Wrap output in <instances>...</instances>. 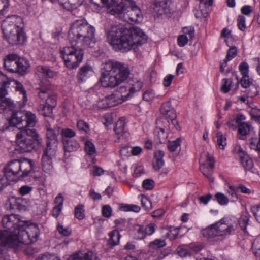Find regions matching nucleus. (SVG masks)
<instances>
[{"instance_id":"09e8293b","label":"nucleus","mask_w":260,"mask_h":260,"mask_svg":"<svg viewBox=\"0 0 260 260\" xmlns=\"http://www.w3.org/2000/svg\"><path fill=\"white\" fill-rule=\"evenodd\" d=\"M141 202L142 207L146 210H150L152 209L151 202L147 197L142 196Z\"/></svg>"},{"instance_id":"c756f323","label":"nucleus","mask_w":260,"mask_h":260,"mask_svg":"<svg viewBox=\"0 0 260 260\" xmlns=\"http://www.w3.org/2000/svg\"><path fill=\"white\" fill-rule=\"evenodd\" d=\"M37 71L41 76L45 77V79H46V78H52L55 76L56 74L54 71L46 66H39L37 67ZM43 80H44V79H42L41 81Z\"/></svg>"},{"instance_id":"2eb2a0df","label":"nucleus","mask_w":260,"mask_h":260,"mask_svg":"<svg viewBox=\"0 0 260 260\" xmlns=\"http://www.w3.org/2000/svg\"><path fill=\"white\" fill-rule=\"evenodd\" d=\"M215 225H217L218 236H221L224 238L229 237L234 233L236 230L235 226L224 218L217 222Z\"/></svg>"},{"instance_id":"39448f33","label":"nucleus","mask_w":260,"mask_h":260,"mask_svg":"<svg viewBox=\"0 0 260 260\" xmlns=\"http://www.w3.org/2000/svg\"><path fill=\"white\" fill-rule=\"evenodd\" d=\"M110 14L127 22L139 23L143 20L142 12L133 0H118Z\"/></svg>"},{"instance_id":"bf43d9fd","label":"nucleus","mask_w":260,"mask_h":260,"mask_svg":"<svg viewBox=\"0 0 260 260\" xmlns=\"http://www.w3.org/2000/svg\"><path fill=\"white\" fill-rule=\"evenodd\" d=\"M9 5V0H0V13H4L6 12Z\"/></svg>"},{"instance_id":"7ed1b4c3","label":"nucleus","mask_w":260,"mask_h":260,"mask_svg":"<svg viewBox=\"0 0 260 260\" xmlns=\"http://www.w3.org/2000/svg\"><path fill=\"white\" fill-rule=\"evenodd\" d=\"M107 42L116 51L136 50L147 42V35L139 27L128 29L122 24L113 25L106 29Z\"/></svg>"},{"instance_id":"ea45409f","label":"nucleus","mask_w":260,"mask_h":260,"mask_svg":"<svg viewBox=\"0 0 260 260\" xmlns=\"http://www.w3.org/2000/svg\"><path fill=\"white\" fill-rule=\"evenodd\" d=\"M120 209L123 211H134L138 212L140 210V207L133 204H123L120 207Z\"/></svg>"},{"instance_id":"a18cd8bd","label":"nucleus","mask_w":260,"mask_h":260,"mask_svg":"<svg viewBox=\"0 0 260 260\" xmlns=\"http://www.w3.org/2000/svg\"><path fill=\"white\" fill-rule=\"evenodd\" d=\"M35 260H60L55 254L45 253L39 255Z\"/></svg>"},{"instance_id":"a878e982","label":"nucleus","mask_w":260,"mask_h":260,"mask_svg":"<svg viewBox=\"0 0 260 260\" xmlns=\"http://www.w3.org/2000/svg\"><path fill=\"white\" fill-rule=\"evenodd\" d=\"M63 144L65 152L77 151L80 147L78 142L73 139H63Z\"/></svg>"},{"instance_id":"ddd939ff","label":"nucleus","mask_w":260,"mask_h":260,"mask_svg":"<svg viewBox=\"0 0 260 260\" xmlns=\"http://www.w3.org/2000/svg\"><path fill=\"white\" fill-rule=\"evenodd\" d=\"M50 149H45L42 156L41 166L44 172L51 174L53 171L52 159L55 156L57 150L51 152Z\"/></svg>"},{"instance_id":"a19ab883","label":"nucleus","mask_w":260,"mask_h":260,"mask_svg":"<svg viewBox=\"0 0 260 260\" xmlns=\"http://www.w3.org/2000/svg\"><path fill=\"white\" fill-rule=\"evenodd\" d=\"M259 139L252 138L250 142V147L256 151H260V128L259 130Z\"/></svg>"},{"instance_id":"aec40b11","label":"nucleus","mask_w":260,"mask_h":260,"mask_svg":"<svg viewBox=\"0 0 260 260\" xmlns=\"http://www.w3.org/2000/svg\"><path fill=\"white\" fill-rule=\"evenodd\" d=\"M126 122L123 118H120L115 123L114 131L118 139L121 137L125 138L128 133L125 130Z\"/></svg>"},{"instance_id":"4d7b16f0","label":"nucleus","mask_w":260,"mask_h":260,"mask_svg":"<svg viewBox=\"0 0 260 260\" xmlns=\"http://www.w3.org/2000/svg\"><path fill=\"white\" fill-rule=\"evenodd\" d=\"M223 82V85L221 87V91L223 93H227L228 92L230 89H231V85L232 84V81H229L227 79H223L222 80Z\"/></svg>"},{"instance_id":"f257e3e1","label":"nucleus","mask_w":260,"mask_h":260,"mask_svg":"<svg viewBox=\"0 0 260 260\" xmlns=\"http://www.w3.org/2000/svg\"><path fill=\"white\" fill-rule=\"evenodd\" d=\"M94 27L84 20L72 23L68 31L71 47H66L61 51L66 67L69 69L77 68L83 59L82 48L92 47L96 43Z\"/></svg>"},{"instance_id":"49530a36","label":"nucleus","mask_w":260,"mask_h":260,"mask_svg":"<svg viewBox=\"0 0 260 260\" xmlns=\"http://www.w3.org/2000/svg\"><path fill=\"white\" fill-rule=\"evenodd\" d=\"M180 143L181 139L180 138H177L173 141H169L168 144V149L171 152L175 151L178 147H180Z\"/></svg>"},{"instance_id":"20e7f679","label":"nucleus","mask_w":260,"mask_h":260,"mask_svg":"<svg viewBox=\"0 0 260 260\" xmlns=\"http://www.w3.org/2000/svg\"><path fill=\"white\" fill-rule=\"evenodd\" d=\"M129 74L128 68L123 64L110 60L102 64L100 81L102 86L113 88L125 81Z\"/></svg>"},{"instance_id":"bb28decb","label":"nucleus","mask_w":260,"mask_h":260,"mask_svg":"<svg viewBox=\"0 0 260 260\" xmlns=\"http://www.w3.org/2000/svg\"><path fill=\"white\" fill-rule=\"evenodd\" d=\"M164 152L161 150H157L154 153V159L153 162V166L155 170H159L164 165L163 157Z\"/></svg>"},{"instance_id":"79ce46f5","label":"nucleus","mask_w":260,"mask_h":260,"mask_svg":"<svg viewBox=\"0 0 260 260\" xmlns=\"http://www.w3.org/2000/svg\"><path fill=\"white\" fill-rule=\"evenodd\" d=\"M84 148L86 153L91 156L94 155L96 152L94 144L90 141L85 142Z\"/></svg>"},{"instance_id":"37998d69","label":"nucleus","mask_w":260,"mask_h":260,"mask_svg":"<svg viewBox=\"0 0 260 260\" xmlns=\"http://www.w3.org/2000/svg\"><path fill=\"white\" fill-rule=\"evenodd\" d=\"M106 98L109 107H114L120 103L118 100V97L114 94L106 96Z\"/></svg>"},{"instance_id":"e433bc0d","label":"nucleus","mask_w":260,"mask_h":260,"mask_svg":"<svg viewBox=\"0 0 260 260\" xmlns=\"http://www.w3.org/2000/svg\"><path fill=\"white\" fill-rule=\"evenodd\" d=\"M217 142L219 148L221 149H224L225 146L226 145V137L221 132H218L217 133Z\"/></svg>"},{"instance_id":"2f4dec72","label":"nucleus","mask_w":260,"mask_h":260,"mask_svg":"<svg viewBox=\"0 0 260 260\" xmlns=\"http://www.w3.org/2000/svg\"><path fill=\"white\" fill-rule=\"evenodd\" d=\"M202 235L207 238H213L218 236L217 234V225L215 223L208 226L202 231Z\"/></svg>"},{"instance_id":"3c124183","label":"nucleus","mask_w":260,"mask_h":260,"mask_svg":"<svg viewBox=\"0 0 260 260\" xmlns=\"http://www.w3.org/2000/svg\"><path fill=\"white\" fill-rule=\"evenodd\" d=\"M248 221L249 217L248 215H243L239 220V224L244 233L247 232L246 226L248 225Z\"/></svg>"},{"instance_id":"5fc2aeb1","label":"nucleus","mask_w":260,"mask_h":260,"mask_svg":"<svg viewBox=\"0 0 260 260\" xmlns=\"http://www.w3.org/2000/svg\"><path fill=\"white\" fill-rule=\"evenodd\" d=\"M239 69L242 76L248 75L249 66L246 62H241L239 66Z\"/></svg>"},{"instance_id":"13d9d810","label":"nucleus","mask_w":260,"mask_h":260,"mask_svg":"<svg viewBox=\"0 0 260 260\" xmlns=\"http://www.w3.org/2000/svg\"><path fill=\"white\" fill-rule=\"evenodd\" d=\"M178 44L180 47H183L188 41V37L186 35H180L178 37Z\"/></svg>"},{"instance_id":"9d476101","label":"nucleus","mask_w":260,"mask_h":260,"mask_svg":"<svg viewBox=\"0 0 260 260\" xmlns=\"http://www.w3.org/2000/svg\"><path fill=\"white\" fill-rule=\"evenodd\" d=\"M23 20L21 17L12 15L7 17L2 24V28L3 34L18 31L23 28Z\"/></svg>"},{"instance_id":"b1692460","label":"nucleus","mask_w":260,"mask_h":260,"mask_svg":"<svg viewBox=\"0 0 260 260\" xmlns=\"http://www.w3.org/2000/svg\"><path fill=\"white\" fill-rule=\"evenodd\" d=\"M23 129H30L36 124L37 120L36 115L31 112H27L24 116Z\"/></svg>"},{"instance_id":"473e14b6","label":"nucleus","mask_w":260,"mask_h":260,"mask_svg":"<svg viewBox=\"0 0 260 260\" xmlns=\"http://www.w3.org/2000/svg\"><path fill=\"white\" fill-rule=\"evenodd\" d=\"M156 127L159 129L167 130L169 128L170 121L168 118L161 117L156 121Z\"/></svg>"},{"instance_id":"1a4fd4ad","label":"nucleus","mask_w":260,"mask_h":260,"mask_svg":"<svg viewBox=\"0 0 260 260\" xmlns=\"http://www.w3.org/2000/svg\"><path fill=\"white\" fill-rule=\"evenodd\" d=\"M5 69L12 73L24 75L29 67L27 60L21 58L16 54H11L6 56L4 61Z\"/></svg>"},{"instance_id":"412c9836","label":"nucleus","mask_w":260,"mask_h":260,"mask_svg":"<svg viewBox=\"0 0 260 260\" xmlns=\"http://www.w3.org/2000/svg\"><path fill=\"white\" fill-rule=\"evenodd\" d=\"M160 111L163 117L168 118H176L175 110L172 107L170 101L163 103L160 107Z\"/></svg>"},{"instance_id":"4468645a","label":"nucleus","mask_w":260,"mask_h":260,"mask_svg":"<svg viewBox=\"0 0 260 260\" xmlns=\"http://www.w3.org/2000/svg\"><path fill=\"white\" fill-rule=\"evenodd\" d=\"M47 147L45 149H50L51 152L57 150L58 143V135L60 133L59 128H51L50 126H47L46 129Z\"/></svg>"},{"instance_id":"dca6fc26","label":"nucleus","mask_w":260,"mask_h":260,"mask_svg":"<svg viewBox=\"0 0 260 260\" xmlns=\"http://www.w3.org/2000/svg\"><path fill=\"white\" fill-rule=\"evenodd\" d=\"M18 31L4 35L5 39L12 45L22 44L26 40L25 32L23 28Z\"/></svg>"},{"instance_id":"a211bd4d","label":"nucleus","mask_w":260,"mask_h":260,"mask_svg":"<svg viewBox=\"0 0 260 260\" xmlns=\"http://www.w3.org/2000/svg\"><path fill=\"white\" fill-rule=\"evenodd\" d=\"M34 165V163L32 160L28 159H24L23 160H19V168H20L19 177L22 178L27 177L32 172Z\"/></svg>"},{"instance_id":"f3484780","label":"nucleus","mask_w":260,"mask_h":260,"mask_svg":"<svg viewBox=\"0 0 260 260\" xmlns=\"http://www.w3.org/2000/svg\"><path fill=\"white\" fill-rule=\"evenodd\" d=\"M154 12L158 15H170L171 13L170 2L168 0H154L152 5Z\"/></svg>"},{"instance_id":"4c0bfd02","label":"nucleus","mask_w":260,"mask_h":260,"mask_svg":"<svg viewBox=\"0 0 260 260\" xmlns=\"http://www.w3.org/2000/svg\"><path fill=\"white\" fill-rule=\"evenodd\" d=\"M77 127L79 131L85 134L88 133L90 131L89 124L82 120H79L78 121Z\"/></svg>"},{"instance_id":"338daca9","label":"nucleus","mask_w":260,"mask_h":260,"mask_svg":"<svg viewBox=\"0 0 260 260\" xmlns=\"http://www.w3.org/2000/svg\"><path fill=\"white\" fill-rule=\"evenodd\" d=\"M155 224L150 223L146 226H144V231H145L146 235H150L152 234L155 231Z\"/></svg>"},{"instance_id":"69168bd1","label":"nucleus","mask_w":260,"mask_h":260,"mask_svg":"<svg viewBox=\"0 0 260 260\" xmlns=\"http://www.w3.org/2000/svg\"><path fill=\"white\" fill-rule=\"evenodd\" d=\"M229 190H228V193L230 196H231V198H230V200L232 202H235L238 199V196L234 188L232 186H229Z\"/></svg>"},{"instance_id":"6e6552de","label":"nucleus","mask_w":260,"mask_h":260,"mask_svg":"<svg viewBox=\"0 0 260 260\" xmlns=\"http://www.w3.org/2000/svg\"><path fill=\"white\" fill-rule=\"evenodd\" d=\"M37 89L39 91V98L45 101V105L41 104L38 110L44 116H48L52 113V109L56 105V96L54 93L50 81L47 79L41 81Z\"/></svg>"},{"instance_id":"5701e85b","label":"nucleus","mask_w":260,"mask_h":260,"mask_svg":"<svg viewBox=\"0 0 260 260\" xmlns=\"http://www.w3.org/2000/svg\"><path fill=\"white\" fill-rule=\"evenodd\" d=\"M22 114L21 112L14 113L9 120L10 124L22 130L24 124V119H22Z\"/></svg>"},{"instance_id":"0eeeda50","label":"nucleus","mask_w":260,"mask_h":260,"mask_svg":"<svg viewBox=\"0 0 260 260\" xmlns=\"http://www.w3.org/2000/svg\"><path fill=\"white\" fill-rule=\"evenodd\" d=\"M15 141L17 149L21 153H25L38 147L42 143V139L35 129H26L17 134Z\"/></svg>"},{"instance_id":"f704fd0d","label":"nucleus","mask_w":260,"mask_h":260,"mask_svg":"<svg viewBox=\"0 0 260 260\" xmlns=\"http://www.w3.org/2000/svg\"><path fill=\"white\" fill-rule=\"evenodd\" d=\"M109 235L110 237L109 244H119L121 236L117 230H113Z\"/></svg>"},{"instance_id":"8fccbe9b","label":"nucleus","mask_w":260,"mask_h":260,"mask_svg":"<svg viewBox=\"0 0 260 260\" xmlns=\"http://www.w3.org/2000/svg\"><path fill=\"white\" fill-rule=\"evenodd\" d=\"M237 50L235 47H233L230 48L228 51L227 54L225 58V62H228L229 61L234 58L237 55Z\"/></svg>"},{"instance_id":"864d4df0","label":"nucleus","mask_w":260,"mask_h":260,"mask_svg":"<svg viewBox=\"0 0 260 260\" xmlns=\"http://www.w3.org/2000/svg\"><path fill=\"white\" fill-rule=\"evenodd\" d=\"M155 97V94L153 90L149 89L143 94V99L146 101H151Z\"/></svg>"},{"instance_id":"72a5a7b5","label":"nucleus","mask_w":260,"mask_h":260,"mask_svg":"<svg viewBox=\"0 0 260 260\" xmlns=\"http://www.w3.org/2000/svg\"><path fill=\"white\" fill-rule=\"evenodd\" d=\"M155 138L160 143H163L167 138V133L164 129H159L157 127L154 131Z\"/></svg>"},{"instance_id":"cd10ccee","label":"nucleus","mask_w":260,"mask_h":260,"mask_svg":"<svg viewBox=\"0 0 260 260\" xmlns=\"http://www.w3.org/2000/svg\"><path fill=\"white\" fill-rule=\"evenodd\" d=\"M91 1L95 5L106 7L110 14V9L114 8L118 3V0H91Z\"/></svg>"},{"instance_id":"9b49d317","label":"nucleus","mask_w":260,"mask_h":260,"mask_svg":"<svg viewBox=\"0 0 260 260\" xmlns=\"http://www.w3.org/2000/svg\"><path fill=\"white\" fill-rule=\"evenodd\" d=\"M19 160L14 159L8 163L4 168L5 175L9 182H16L20 177Z\"/></svg>"},{"instance_id":"052dcab7","label":"nucleus","mask_w":260,"mask_h":260,"mask_svg":"<svg viewBox=\"0 0 260 260\" xmlns=\"http://www.w3.org/2000/svg\"><path fill=\"white\" fill-rule=\"evenodd\" d=\"M85 260H100L96 255L92 251H89L83 255Z\"/></svg>"},{"instance_id":"de8ad7c7","label":"nucleus","mask_w":260,"mask_h":260,"mask_svg":"<svg viewBox=\"0 0 260 260\" xmlns=\"http://www.w3.org/2000/svg\"><path fill=\"white\" fill-rule=\"evenodd\" d=\"M241 86L245 88H247L252 84V79L248 76H243L240 80Z\"/></svg>"},{"instance_id":"58836bf2","label":"nucleus","mask_w":260,"mask_h":260,"mask_svg":"<svg viewBox=\"0 0 260 260\" xmlns=\"http://www.w3.org/2000/svg\"><path fill=\"white\" fill-rule=\"evenodd\" d=\"M63 139H71L72 138L74 137L76 135L75 132L70 128L62 129L60 132Z\"/></svg>"},{"instance_id":"6ab92c4d","label":"nucleus","mask_w":260,"mask_h":260,"mask_svg":"<svg viewBox=\"0 0 260 260\" xmlns=\"http://www.w3.org/2000/svg\"><path fill=\"white\" fill-rule=\"evenodd\" d=\"M179 228H173L170 231L163 230L162 233L164 236L162 238L156 239L154 241L150 242L149 244H161L165 243L167 238H169L171 240L176 239L178 238Z\"/></svg>"},{"instance_id":"c9c22d12","label":"nucleus","mask_w":260,"mask_h":260,"mask_svg":"<svg viewBox=\"0 0 260 260\" xmlns=\"http://www.w3.org/2000/svg\"><path fill=\"white\" fill-rule=\"evenodd\" d=\"M75 216L79 220H82L85 217L84 206L78 205L75 209Z\"/></svg>"},{"instance_id":"c85d7f7f","label":"nucleus","mask_w":260,"mask_h":260,"mask_svg":"<svg viewBox=\"0 0 260 260\" xmlns=\"http://www.w3.org/2000/svg\"><path fill=\"white\" fill-rule=\"evenodd\" d=\"M84 0H64L60 5L67 10L71 11L77 9L83 3Z\"/></svg>"},{"instance_id":"6e6d98bb","label":"nucleus","mask_w":260,"mask_h":260,"mask_svg":"<svg viewBox=\"0 0 260 260\" xmlns=\"http://www.w3.org/2000/svg\"><path fill=\"white\" fill-rule=\"evenodd\" d=\"M155 185V183L152 179H147L143 182V187L146 190L152 189Z\"/></svg>"},{"instance_id":"393cba45","label":"nucleus","mask_w":260,"mask_h":260,"mask_svg":"<svg viewBox=\"0 0 260 260\" xmlns=\"http://www.w3.org/2000/svg\"><path fill=\"white\" fill-rule=\"evenodd\" d=\"M236 123L238 125V134L241 135L239 137L241 139H244L243 137L249 134L250 131L251 126L247 123L241 121V118H237Z\"/></svg>"},{"instance_id":"774afa93","label":"nucleus","mask_w":260,"mask_h":260,"mask_svg":"<svg viewBox=\"0 0 260 260\" xmlns=\"http://www.w3.org/2000/svg\"><path fill=\"white\" fill-rule=\"evenodd\" d=\"M212 194L209 193L205 196H202L199 198V200L201 203L204 205L208 204V202L212 199Z\"/></svg>"},{"instance_id":"e2e57ef3","label":"nucleus","mask_w":260,"mask_h":260,"mask_svg":"<svg viewBox=\"0 0 260 260\" xmlns=\"http://www.w3.org/2000/svg\"><path fill=\"white\" fill-rule=\"evenodd\" d=\"M27 246L24 249V252L28 255H32L38 252V249L32 246V245H26Z\"/></svg>"},{"instance_id":"423d86ee","label":"nucleus","mask_w":260,"mask_h":260,"mask_svg":"<svg viewBox=\"0 0 260 260\" xmlns=\"http://www.w3.org/2000/svg\"><path fill=\"white\" fill-rule=\"evenodd\" d=\"M11 87L15 88L16 92L22 95V100L18 101L20 105H25L27 101L26 91L23 86L15 80H9L4 74L0 72V107L3 109H11L14 107L13 103L5 97Z\"/></svg>"},{"instance_id":"c03bdc74","label":"nucleus","mask_w":260,"mask_h":260,"mask_svg":"<svg viewBox=\"0 0 260 260\" xmlns=\"http://www.w3.org/2000/svg\"><path fill=\"white\" fill-rule=\"evenodd\" d=\"M218 203L221 205H225L229 203V199L223 193L218 192L215 195Z\"/></svg>"},{"instance_id":"7c9ffc66","label":"nucleus","mask_w":260,"mask_h":260,"mask_svg":"<svg viewBox=\"0 0 260 260\" xmlns=\"http://www.w3.org/2000/svg\"><path fill=\"white\" fill-rule=\"evenodd\" d=\"M92 72V69L91 66L86 64L83 66L79 70L77 75L78 80L79 82L84 81L90 72Z\"/></svg>"},{"instance_id":"603ef678","label":"nucleus","mask_w":260,"mask_h":260,"mask_svg":"<svg viewBox=\"0 0 260 260\" xmlns=\"http://www.w3.org/2000/svg\"><path fill=\"white\" fill-rule=\"evenodd\" d=\"M238 28L241 31H244L246 29V19L243 15H239L237 19Z\"/></svg>"},{"instance_id":"f8f14e48","label":"nucleus","mask_w":260,"mask_h":260,"mask_svg":"<svg viewBox=\"0 0 260 260\" xmlns=\"http://www.w3.org/2000/svg\"><path fill=\"white\" fill-rule=\"evenodd\" d=\"M206 159L203 156L200 159V170L203 174L211 182H213L214 179L212 177L213 169L214 167V160L212 157L205 155Z\"/></svg>"},{"instance_id":"680f3d73","label":"nucleus","mask_w":260,"mask_h":260,"mask_svg":"<svg viewBox=\"0 0 260 260\" xmlns=\"http://www.w3.org/2000/svg\"><path fill=\"white\" fill-rule=\"evenodd\" d=\"M23 201V200L20 198H12L11 200H10V205H12V204H14V206L13 207H12V208H17V209H20L21 208V204H22V202Z\"/></svg>"},{"instance_id":"f03ea898","label":"nucleus","mask_w":260,"mask_h":260,"mask_svg":"<svg viewBox=\"0 0 260 260\" xmlns=\"http://www.w3.org/2000/svg\"><path fill=\"white\" fill-rule=\"evenodd\" d=\"M2 224L6 230L0 231L1 244H24L20 232H25L31 243L37 242L39 229L37 224L25 220L18 214L5 215L2 218Z\"/></svg>"},{"instance_id":"4be33fe9","label":"nucleus","mask_w":260,"mask_h":260,"mask_svg":"<svg viewBox=\"0 0 260 260\" xmlns=\"http://www.w3.org/2000/svg\"><path fill=\"white\" fill-rule=\"evenodd\" d=\"M238 155L241 164L245 169L249 170L252 168L253 163L252 159L241 148H239L238 150Z\"/></svg>"},{"instance_id":"0e129e2a","label":"nucleus","mask_w":260,"mask_h":260,"mask_svg":"<svg viewBox=\"0 0 260 260\" xmlns=\"http://www.w3.org/2000/svg\"><path fill=\"white\" fill-rule=\"evenodd\" d=\"M32 189L33 188L31 186L24 185L19 188V192L21 195L24 196L30 193L32 190Z\"/></svg>"}]
</instances>
